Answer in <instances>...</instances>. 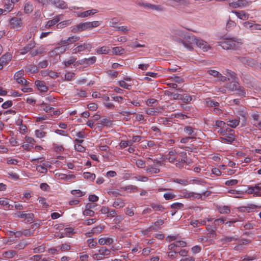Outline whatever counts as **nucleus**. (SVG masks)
Listing matches in <instances>:
<instances>
[{
    "mask_svg": "<svg viewBox=\"0 0 261 261\" xmlns=\"http://www.w3.org/2000/svg\"><path fill=\"white\" fill-rule=\"evenodd\" d=\"M224 137H220V141L224 143L231 144L235 140V136L232 134H224Z\"/></svg>",
    "mask_w": 261,
    "mask_h": 261,
    "instance_id": "obj_9",
    "label": "nucleus"
},
{
    "mask_svg": "<svg viewBox=\"0 0 261 261\" xmlns=\"http://www.w3.org/2000/svg\"><path fill=\"white\" fill-rule=\"evenodd\" d=\"M50 4H53L56 7L62 9H66L67 7V4L63 0H50Z\"/></svg>",
    "mask_w": 261,
    "mask_h": 261,
    "instance_id": "obj_16",
    "label": "nucleus"
},
{
    "mask_svg": "<svg viewBox=\"0 0 261 261\" xmlns=\"http://www.w3.org/2000/svg\"><path fill=\"white\" fill-rule=\"evenodd\" d=\"M243 82L248 87L253 88L254 86V79L250 77L249 79L244 77L243 79Z\"/></svg>",
    "mask_w": 261,
    "mask_h": 261,
    "instance_id": "obj_31",
    "label": "nucleus"
},
{
    "mask_svg": "<svg viewBox=\"0 0 261 261\" xmlns=\"http://www.w3.org/2000/svg\"><path fill=\"white\" fill-rule=\"evenodd\" d=\"M196 45L204 51H207L211 48L210 45H209L207 42L198 38Z\"/></svg>",
    "mask_w": 261,
    "mask_h": 261,
    "instance_id": "obj_10",
    "label": "nucleus"
},
{
    "mask_svg": "<svg viewBox=\"0 0 261 261\" xmlns=\"http://www.w3.org/2000/svg\"><path fill=\"white\" fill-rule=\"evenodd\" d=\"M98 11L96 9H91L84 12H77L76 15L78 17L85 18L94 15Z\"/></svg>",
    "mask_w": 261,
    "mask_h": 261,
    "instance_id": "obj_13",
    "label": "nucleus"
},
{
    "mask_svg": "<svg viewBox=\"0 0 261 261\" xmlns=\"http://www.w3.org/2000/svg\"><path fill=\"white\" fill-rule=\"evenodd\" d=\"M218 44L224 49L236 50L240 47L242 41L238 38H224L219 41Z\"/></svg>",
    "mask_w": 261,
    "mask_h": 261,
    "instance_id": "obj_2",
    "label": "nucleus"
},
{
    "mask_svg": "<svg viewBox=\"0 0 261 261\" xmlns=\"http://www.w3.org/2000/svg\"><path fill=\"white\" fill-rule=\"evenodd\" d=\"M22 25V22L20 18L14 17L10 19V27L12 29H17Z\"/></svg>",
    "mask_w": 261,
    "mask_h": 261,
    "instance_id": "obj_11",
    "label": "nucleus"
},
{
    "mask_svg": "<svg viewBox=\"0 0 261 261\" xmlns=\"http://www.w3.org/2000/svg\"><path fill=\"white\" fill-rule=\"evenodd\" d=\"M68 49V47L66 45H59L55 48L54 51L56 54H63Z\"/></svg>",
    "mask_w": 261,
    "mask_h": 261,
    "instance_id": "obj_33",
    "label": "nucleus"
},
{
    "mask_svg": "<svg viewBox=\"0 0 261 261\" xmlns=\"http://www.w3.org/2000/svg\"><path fill=\"white\" fill-rule=\"evenodd\" d=\"M72 22V20L69 19L64 21H62L57 24V28L58 29H62L68 25H69Z\"/></svg>",
    "mask_w": 261,
    "mask_h": 261,
    "instance_id": "obj_39",
    "label": "nucleus"
},
{
    "mask_svg": "<svg viewBox=\"0 0 261 261\" xmlns=\"http://www.w3.org/2000/svg\"><path fill=\"white\" fill-rule=\"evenodd\" d=\"M124 190L129 191L130 192L137 191V187L133 185H129L123 188Z\"/></svg>",
    "mask_w": 261,
    "mask_h": 261,
    "instance_id": "obj_61",
    "label": "nucleus"
},
{
    "mask_svg": "<svg viewBox=\"0 0 261 261\" xmlns=\"http://www.w3.org/2000/svg\"><path fill=\"white\" fill-rule=\"evenodd\" d=\"M180 151H176L175 149H172L169 151L167 156V160L170 163H173L177 161L178 156H180Z\"/></svg>",
    "mask_w": 261,
    "mask_h": 261,
    "instance_id": "obj_7",
    "label": "nucleus"
},
{
    "mask_svg": "<svg viewBox=\"0 0 261 261\" xmlns=\"http://www.w3.org/2000/svg\"><path fill=\"white\" fill-rule=\"evenodd\" d=\"M207 192H205L202 193V194H200L198 193H195L192 191H190L187 189H182L179 191V196L181 198H187V199H199L201 198L202 195H206Z\"/></svg>",
    "mask_w": 261,
    "mask_h": 261,
    "instance_id": "obj_4",
    "label": "nucleus"
},
{
    "mask_svg": "<svg viewBox=\"0 0 261 261\" xmlns=\"http://www.w3.org/2000/svg\"><path fill=\"white\" fill-rule=\"evenodd\" d=\"M68 43L70 44H71L73 43L76 42L77 41H79L80 39V37L78 36L74 35L72 36H70L68 37Z\"/></svg>",
    "mask_w": 261,
    "mask_h": 261,
    "instance_id": "obj_51",
    "label": "nucleus"
},
{
    "mask_svg": "<svg viewBox=\"0 0 261 261\" xmlns=\"http://www.w3.org/2000/svg\"><path fill=\"white\" fill-rule=\"evenodd\" d=\"M24 75V71L23 70H20L16 72L14 75V79L16 81L18 84L22 83V79H24L23 76Z\"/></svg>",
    "mask_w": 261,
    "mask_h": 261,
    "instance_id": "obj_24",
    "label": "nucleus"
},
{
    "mask_svg": "<svg viewBox=\"0 0 261 261\" xmlns=\"http://www.w3.org/2000/svg\"><path fill=\"white\" fill-rule=\"evenodd\" d=\"M236 58L237 60H238L239 61L243 63L247 64L252 66L254 65V63H252V62H253V61L250 58L243 57H236Z\"/></svg>",
    "mask_w": 261,
    "mask_h": 261,
    "instance_id": "obj_34",
    "label": "nucleus"
},
{
    "mask_svg": "<svg viewBox=\"0 0 261 261\" xmlns=\"http://www.w3.org/2000/svg\"><path fill=\"white\" fill-rule=\"evenodd\" d=\"M118 84L121 87L127 90L130 89L132 87V84L126 83L124 81L122 80L119 81L118 82Z\"/></svg>",
    "mask_w": 261,
    "mask_h": 261,
    "instance_id": "obj_42",
    "label": "nucleus"
},
{
    "mask_svg": "<svg viewBox=\"0 0 261 261\" xmlns=\"http://www.w3.org/2000/svg\"><path fill=\"white\" fill-rule=\"evenodd\" d=\"M34 214L33 213H27L26 212L23 211L20 218L24 219L26 222L31 223L33 221Z\"/></svg>",
    "mask_w": 261,
    "mask_h": 261,
    "instance_id": "obj_20",
    "label": "nucleus"
},
{
    "mask_svg": "<svg viewBox=\"0 0 261 261\" xmlns=\"http://www.w3.org/2000/svg\"><path fill=\"white\" fill-rule=\"evenodd\" d=\"M206 103L208 106L214 108L219 107L220 105L219 102L210 99L206 100Z\"/></svg>",
    "mask_w": 261,
    "mask_h": 261,
    "instance_id": "obj_52",
    "label": "nucleus"
},
{
    "mask_svg": "<svg viewBox=\"0 0 261 261\" xmlns=\"http://www.w3.org/2000/svg\"><path fill=\"white\" fill-rule=\"evenodd\" d=\"M96 51L98 54H108L110 51V49L109 47L102 46L99 48H97L96 49Z\"/></svg>",
    "mask_w": 261,
    "mask_h": 261,
    "instance_id": "obj_38",
    "label": "nucleus"
},
{
    "mask_svg": "<svg viewBox=\"0 0 261 261\" xmlns=\"http://www.w3.org/2000/svg\"><path fill=\"white\" fill-rule=\"evenodd\" d=\"M96 61V58L95 56L89 58H84L80 61V63L83 65H90L93 64Z\"/></svg>",
    "mask_w": 261,
    "mask_h": 261,
    "instance_id": "obj_18",
    "label": "nucleus"
},
{
    "mask_svg": "<svg viewBox=\"0 0 261 261\" xmlns=\"http://www.w3.org/2000/svg\"><path fill=\"white\" fill-rule=\"evenodd\" d=\"M150 206L154 211L162 212L164 210V207L162 205L154 203H151Z\"/></svg>",
    "mask_w": 261,
    "mask_h": 261,
    "instance_id": "obj_48",
    "label": "nucleus"
},
{
    "mask_svg": "<svg viewBox=\"0 0 261 261\" xmlns=\"http://www.w3.org/2000/svg\"><path fill=\"white\" fill-rule=\"evenodd\" d=\"M110 253L111 250L110 249L105 247H101L98 250V252L93 254L92 257L94 260H99L109 255Z\"/></svg>",
    "mask_w": 261,
    "mask_h": 261,
    "instance_id": "obj_5",
    "label": "nucleus"
},
{
    "mask_svg": "<svg viewBox=\"0 0 261 261\" xmlns=\"http://www.w3.org/2000/svg\"><path fill=\"white\" fill-rule=\"evenodd\" d=\"M74 76V73L71 72H67L65 74V80L67 81H71Z\"/></svg>",
    "mask_w": 261,
    "mask_h": 261,
    "instance_id": "obj_63",
    "label": "nucleus"
},
{
    "mask_svg": "<svg viewBox=\"0 0 261 261\" xmlns=\"http://www.w3.org/2000/svg\"><path fill=\"white\" fill-rule=\"evenodd\" d=\"M98 242V244L101 245H109L113 243L114 240L111 237L101 236Z\"/></svg>",
    "mask_w": 261,
    "mask_h": 261,
    "instance_id": "obj_12",
    "label": "nucleus"
},
{
    "mask_svg": "<svg viewBox=\"0 0 261 261\" xmlns=\"http://www.w3.org/2000/svg\"><path fill=\"white\" fill-rule=\"evenodd\" d=\"M105 228V226L102 225H98L91 229V234H98L100 233Z\"/></svg>",
    "mask_w": 261,
    "mask_h": 261,
    "instance_id": "obj_40",
    "label": "nucleus"
},
{
    "mask_svg": "<svg viewBox=\"0 0 261 261\" xmlns=\"http://www.w3.org/2000/svg\"><path fill=\"white\" fill-rule=\"evenodd\" d=\"M124 206V200L121 198L116 199L113 204V206L116 208H120L121 207H123Z\"/></svg>",
    "mask_w": 261,
    "mask_h": 261,
    "instance_id": "obj_27",
    "label": "nucleus"
},
{
    "mask_svg": "<svg viewBox=\"0 0 261 261\" xmlns=\"http://www.w3.org/2000/svg\"><path fill=\"white\" fill-rule=\"evenodd\" d=\"M146 172L147 173L150 174H156L160 172V169L158 167H157L155 165H151V166H148L146 168Z\"/></svg>",
    "mask_w": 261,
    "mask_h": 261,
    "instance_id": "obj_25",
    "label": "nucleus"
},
{
    "mask_svg": "<svg viewBox=\"0 0 261 261\" xmlns=\"http://www.w3.org/2000/svg\"><path fill=\"white\" fill-rule=\"evenodd\" d=\"M71 193L76 196L82 197L84 195V193L80 190H73L71 191Z\"/></svg>",
    "mask_w": 261,
    "mask_h": 261,
    "instance_id": "obj_64",
    "label": "nucleus"
},
{
    "mask_svg": "<svg viewBox=\"0 0 261 261\" xmlns=\"http://www.w3.org/2000/svg\"><path fill=\"white\" fill-rule=\"evenodd\" d=\"M184 205L182 203L175 202L171 205V207L174 209H181L184 208Z\"/></svg>",
    "mask_w": 261,
    "mask_h": 261,
    "instance_id": "obj_58",
    "label": "nucleus"
},
{
    "mask_svg": "<svg viewBox=\"0 0 261 261\" xmlns=\"http://www.w3.org/2000/svg\"><path fill=\"white\" fill-rule=\"evenodd\" d=\"M219 212L222 214H227L230 212V207L228 206H219L218 207Z\"/></svg>",
    "mask_w": 261,
    "mask_h": 261,
    "instance_id": "obj_37",
    "label": "nucleus"
},
{
    "mask_svg": "<svg viewBox=\"0 0 261 261\" xmlns=\"http://www.w3.org/2000/svg\"><path fill=\"white\" fill-rule=\"evenodd\" d=\"M223 74L229 78V81L239 80L237 77L236 73L230 70L226 69L223 71Z\"/></svg>",
    "mask_w": 261,
    "mask_h": 261,
    "instance_id": "obj_23",
    "label": "nucleus"
},
{
    "mask_svg": "<svg viewBox=\"0 0 261 261\" xmlns=\"http://www.w3.org/2000/svg\"><path fill=\"white\" fill-rule=\"evenodd\" d=\"M113 53L115 55L122 54L124 51L122 47H115L112 48Z\"/></svg>",
    "mask_w": 261,
    "mask_h": 261,
    "instance_id": "obj_54",
    "label": "nucleus"
},
{
    "mask_svg": "<svg viewBox=\"0 0 261 261\" xmlns=\"http://www.w3.org/2000/svg\"><path fill=\"white\" fill-rule=\"evenodd\" d=\"M88 23H89V25L90 30H91L94 28L97 27L99 26L101 23V21H94L92 22H88Z\"/></svg>",
    "mask_w": 261,
    "mask_h": 261,
    "instance_id": "obj_55",
    "label": "nucleus"
},
{
    "mask_svg": "<svg viewBox=\"0 0 261 261\" xmlns=\"http://www.w3.org/2000/svg\"><path fill=\"white\" fill-rule=\"evenodd\" d=\"M176 163L175 164V166L176 167L179 168H184L185 165V160L184 158H181L180 160H178L176 161Z\"/></svg>",
    "mask_w": 261,
    "mask_h": 261,
    "instance_id": "obj_62",
    "label": "nucleus"
},
{
    "mask_svg": "<svg viewBox=\"0 0 261 261\" xmlns=\"http://www.w3.org/2000/svg\"><path fill=\"white\" fill-rule=\"evenodd\" d=\"M84 178L89 180L90 181H93L96 177V175L94 173H92L89 172H85L83 173Z\"/></svg>",
    "mask_w": 261,
    "mask_h": 261,
    "instance_id": "obj_36",
    "label": "nucleus"
},
{
    "mask_svg": "<svg viewBox=\"0 0 261 261\" xmlns=\"http://www.w3.org/2000/svg\"><path fill=\"white\" fill-rule=\"evenodd\" d=\"M144 6L147 7L151 10H156L157 11H161L163 10V7L161 5H155L150 4L146 3L144 4Z\"/></svg>",
    "mask_w": 261,
    "mask_h": 261,
    "instance_id": "obj_32",
    "label": "nucleus"
},
{
    "mask_svg": "<svg viewBox=\"0 0 261 261\" xmlns=\"http://www.w3.org/2000/svg\"><path fill=\"white\" fill-rule=\"evenodd\" d=\"M184 132L186 134L190 136L192 138H194L196 135V133L195 132V129L190 126H185Z\"/></svg>",
    "mask_w": 261,
    "mask_h": 261,
    "instance_id": "obj_22",
    "label": "nucleus"
},
{
    "mask_svg": "<svg viewBox=\"0 0 261 261\" xmlns=\"http://www.w3.org/2000/svg\"><path fill=\"white\" fill-rule=\"evenodd\" d=\"M190 181L188 180V179H179V178H176L174 179V182L180 184L183 186H187L188 184H189Z\"/></svg>",
    "mask_w": 261,
    "mask_h": 261,
    "instance_id": "obj_45",
    "label": "nucleus"
},
{
    "mask_svg": "<svg viewBox=\"0 0 261 261\" xmlns=\"http://www.w3.org/2000/svg\"><path fill=\"white\" fill-rule=\"evenodd\" d=\"M0 205L9 210H12L13 208V205L10 204L6 198L0 199Z\"/></svg>",
    "mask_w": 261,
    "mask_h": 261,
    "instance_id": "obj_30",
    "label": "nucleus"
},
{
    "mask_svg": "<svg viewBox=\"0 0 261 261\" xmlns=\"http://www.w3.org/2000/svg\"><path fill=\"white\" fill-rule=\"evenodd\" d=\"M240 122V120L238 119H229L227 121L226 124L231 128H236L239 125Z\"/></svg>",
    "mask_w": 261,
    "mask_h": 261,
    "instance_id": "obj_28",
    "label": "nucleus"
},
{
    "mask_svg": "<svg viewBox=\"0 0 261 261\" xmlns=\"http://www.w3.org/2000/svg\"><path fill=\"white\" fill-rule=\"evenodd\" d=\"M17 254L14 250H9L3 253V257L5 258L10 259L15 256Z\"/></svg>",
    "mask_w": 261,
    "mask_h": 261,
    "instance_id": "obj_29",
    "label": "nucleus"
},
{
    "mask_svg": "<svg viewBox=\"0 0 261 261\" xmlns=\"http://www.w3.org/2000/svg\"><path fill=\"white\" fill-rule=\"evenodd\" d=\"M36 85L38 89L41 92H46L48 90V87L45 85L44 82L41 81H36Z\"/></svg>",
    "mask_w": 261,
    "mask_h": 261,
    "instance_id": "obj_21",
    "label": "nucleus"
},
{
    "mask_svg": "<svg viewBox=\"0 0 261 261\" xmlns=\"http://www.w3.org/2000/svg\"><path fill=\"white\" fill-rule=\"evenodd\" d=\"M12 58V56L10 53H6L0 58V70L9 63Z\"/></svg>",
    "mask_w": 261,
    "mask_h": 261,
    "instance_id": "obj_8",
    "label": "nucleus"
},
{
    "mask_svg": "<svg viewBox=\"0 0 261 261\" xmlns=\"http://www.w3.org/2000/svg\"><path fill=\"white\" fill-rule=\"evenodd\" d=\"M176 195L173 192H169L164 194L163 197L167 200H171L175 197Z\"/></svg>",
    "mask_w": 261,
    "mask_h": 261,
    "instance_id": "obj_50",
    "label": "nucleus"
},
{
    "mask_svg": "<svg viewBox=\"0 0 261 261\" xmlns=\"http://www.w3.org/2000/svg\"><path fill=\"white\" fill-rule=\"evenodd\" d=\"M76 59L73 57H70L67 61L63 62V64L65 67H67L70 65L73 64L76 61Z\"/></svg>",
    "mask_w": 261,
    "mask_h": 261,
    "instance_id": "obj_46",
    "label": "nucleus"
},
{
    "mask_svg": "<svg viewBox=\"0 0 261 261\" xmlns=\"http://www.w3.org/2000/svg\"><path fill=\"white\" fill-rule=\"evenodd\" d=\"M192 99V96L188 94H182L181 96V100L184 102H189Z\"/></svg>",
    "mask_w": 261,
    "mask_h": 261,
    "instance_id": "obj_56",
    "label": "nucleus"
},
{
    "mask_svg": "<svg viewBox=\"0 0 261 261\" xmlns=\"http://www.w3.org/2000/svg\"><path fill=\"white\" fill-rule=\"evenodd\" d=\"M226 220V218L225 217H221L219 219H215L214 222V226L216 228L219 224L225 223Z\"/></svg>",
    "mask_w": 261,
    "mask_h": 261,
    "instance_id": "obj_47",
    "label": "nucleus"
},
{
    "mask_svg": "<svg viewBox=\"0 0 261 261\" xmlns=\"http://www.w3.org/2000/svg\"><path fill=\"white\" fill-rule=\"evenodd\" d=\"M71 31L73 33H76L86 30H90L88 22H81L79 24L72 26Z\"/></svg>",
    "mask_w": 261,
    "mask_h": 261,
    "instance_id": "obj_6",
    "label": "nucleus"
},
{
    "mask_svg": "<svg viewBox=\"0 0 261 261\" xmlns=\"http://www.w3.org/2000/svg\"><path fill=\"white\" fill-rule=\"evenodd\" d=\"M136 165L138 168H143L145 167V162L142 160L139 159L136 161Z\"/></svg>",
    "mask_w": 261,
    "mask_h": 261,
    "instance_id": "obj_57",
    "label": "nucleus"
},
{
    "mask_svg": "<svg viewBox=\"0 0 261 261\" xmlns=\"http://www.w3.org/2000/svg\"><path fill=\"white\" fill-rule=\"evenodd\" d=\"M35 135L37 138L42 139L46 136V133L42 130H36Z\"/></svg>",
    "mask_w": 261,
    "mask_h": 261,
    "instance_id": "obj_53",
    "label": "nucleus"
},
{
    "mask_svg": "<svg viewBox=\"0 0 261 261\" xmlns=\"http://www.w3.org/2000/svg\"><path fill=\"white\" fill-rule=\"evenodd\" d=\"M237 87V88H236V89L234 91L237 92V94L240 96H246V92L245 88L241 86L240 85V84H239Z\"/></svg>",
    "mask_w": 261,
    "mask_h": 261,
    "instance_id": "obj_35",
    "label": "nucleus"
},
{
    "mask_svg": "<svg viewBox=\"0 0 261 261\" xmlns=\"http://www.w3.org/2000/svg\"><path fill=\"white\" fill-rule=\"evenodd\" d=\"M239 84L238 80H231V82L226 84L224 87L229 91H234Z\"/></svg>",
    "mask_w": 261,
    "mask_h": 261,
    "instance_id": "obj_14",
    "label": "nucleus"
},
{
    "mask_svg": "<svg viewBox=\"0 0 261 261\" xmlns=\"http://www.w3.org/2000/svg\"><path fill=\"white\" fill-rule=\"evenodd\" d=\"M98 124L101 126H110L112 124V122L109 119L103 118L100 120V122Z\"/></svg>",
    "mask_w": 261,
    "mask_h": 261,
    "instance_id": "obj_44",
    "label": "nucleus"
},
{
    "mask_svg": "<svg viewBox=\"0 0 261 261\" xmlns=\"http://www.w3.org/2000/svg\"><path fill=\"white\" fill-rule=\"evenodd\" d=\"M45 251V247L43 246H39L37 247H36L34 248L33 249V252L34 253H42L43 252Z\"/></svg>",
    "mask_w": 261,
    "mask_h": 261,
    "instance_id": "obj_60",
    "label": "nucleus"
},
{
    "mask_svg": "<svg viewBox=\"0 0 261 261\" xmlns=\"http://www.w3.org/2000/svg\"><path fill=\"white\" fill-rule=\"evenodd\" d=\"M33 6L30 2L25 3L23 8V12L25 14H30L33 12Z\"/></svg>",
    "mask_w": 261,
    "mask_h": 261,
    "instance_id": "obj_26",
    "label": "nucleus"
},
{
    "mask_svg": "<svg viewBox=\"0 0 261 261\" xmlns=\"http://www.w3.org/2000/svg\"><path fill=\"white\" fill-rule=\"evenodd\" d=\"M92 48L91 44L88 42L76 43L71 50L74 54H82L85 52H90Z\"/></svg>",
    "mask_w": 261,
    "mask_h": 261,
    "instance_id": "obj_3",
    "label": "nucleus"
},
{
    "mask_svg": "<svg viewBox=\"0 0 261 261\" xmlns=\"http://www.w3.org/2000/svg\"><path fill=\"white\" fill-rule=\"evenodd\" d=\"M177 34L183 37V39H176V41L179 44H181L183 46L189 51L193 49V46L196 44L197 37L194 35H185L181 31L177 32Z\"/></svg>",
    "mask_w": 261,
    "mask_h": 261,
    "instance_id": "obj_1",
    "label": "nucleus"
},
{
    "mask_svg": "<svg viewBox=\"0 0 261 261\" xmlns=\"http://www.w3.org/2000/svg\"><path fill=\"white\" fill-rule=\"evenodd\" d=\"M237 239L234 237H227V236H223L221 239H220V242H222V243H228L232 241L237 240Z\"/></svg>",
    "mask_w": 261,
    "mask_h": 261,
    "instance_id": "obj_41",
    "label": "nucleus"
},
{
    "mask_svg": "<svg viewBox=\"0 0 261 261\" xmlns=\"http://www.w3.org/2000/svg\"><path fill=\"white\" fill-rule=\"evenodd\" d=\"M180 157L184 159L185 164H186L188 166H190L192 164V162L191 160L187 158V153L186 152L180 151Z\"/></svg>",
    "mask_w": 261,
    "mask_h": 261,
    "instance_id": "obj_43",
    "label": "nucleus"
},
{
    "mask_svg": "<svg viewBox=\"0 0 261 261\" xmlns=\"http://www.w3.org/2000/svg\"><path fill=\"white\" fill-rule=\"evenodd\" d=\"M61 17V15H59L58 16H56L52 20H48V21H47L44 26L45 28H49L51 26L54 25L55 24L57 23L60 20Z\"/></svg>",
    "mask_w": 261,
    "mask_h": 261,
    "instance_id": "obj_19",
    "label": "nucleus"
},
{
    "mask_svg": "<svg viewBox=\"0 0 261 261\" xmlns=\"http://www.w3.org/2000/svg\"><path fill=\"white\" fill-rule=\"evenodd\" d=\"M231 12L236 14L237 17L242 20H247L249 18V14L244 11H232Z\"/></svg>",
    "mask_w": 261,
    "mask_h": 261,
    "instance_id": "obj_17",
    "label": "nucleus"
},
{
    "mask_svg": "<svg viewBox=\"0 0 261 261\" xmlns=\"http://www.w3.org/2000/svg\"><path fill=\"white\" fill-rule=\"evenodd\" d=\"M254 188L255 190V196H261V182L254 185Z\"/></svg>",
    "mask_w": 261,
    "mask_h": 261,
    "instance_id": "obj_49",
    "label": "nucleus"
},
{
    "mask_svg": "<svg viewBox=\"0 0 261 261\" xmlns=\"http://www.w3.org/2000/svg\"><path fill=\"white\" fill-rule=\"evenodd\" d=\"M2 3L4 8L3 9L5 10L6 14L12 11L14 9L13 4H11L10 0H2Z\"/></svg>",
    "mask_w": 261,
    "mask_h": 261,
    "instance_id": "obj_15",
    "label": "nucleus"
},
{
    "mask_svg": "<svg viewBox=\"0 0 261 261\" xmlns=\"http://www.w3.org/2000/svg\"><path fill=\"white\" fill-rule=\"evenodd\" d=\"M146 105L149 107H152L153 106H155L157 104L158 101L157 100L154 98H150L147 100Z\"/></svg>",
    "mask_w": 261,
    "mask_h": 261,
    "instance_id": "obj_59",
    "label": "nucleus"
}]
</instances>
